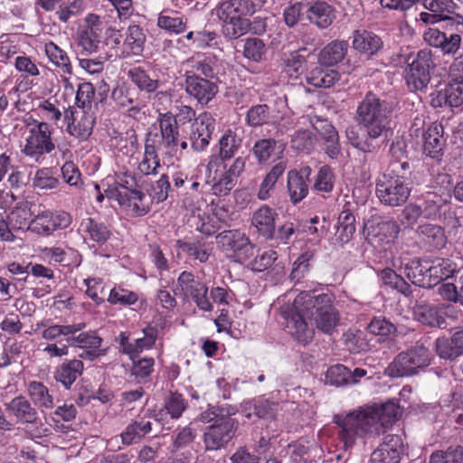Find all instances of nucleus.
Instances as JSON below:
<instances>
[{
    "mask_svg": "<svg viewBox=\"0 0 463 463\" xmlns=\"http://www.w3.org/2000/svg\"><path fill=\"white\" fill-rule=\"evenodd\" d=\"M392 113L391 102L368 92L356 109V124L345 128L348 144L364 155L376 154L392 132Z\"/></svg>",
    "mask_w": 463,
    "mask_h": 463,
    "instance_id": "f257e3e1",
    "label": "nucleus"
},
{
    "mask_svg": "<svg viewBox=\"0 0 463 463\" xmlns=\"http://www.w3.org/2000/svg\"><path fill=\"white\" fill-rule=\"evenodd\" d=\"M406 63L404 78L410 90L418 91L426 89L430 80V69L434 68L431 52L423 49L416 54L410 53Z\"/></svg>",
    "mask_w": 463,
    "mask_h": 463,
    "instance_id": "39448f33",
    "label": "nucleus"
},
{
    "mask_svg": "<svg viewBox=\"0 0 463 463\" xmlns=\"http://www.w3.org/2000/svg\"><path fill=\"white\" fill-rule=\"evenodd\" d=\"M33 213L27 204H20L16 206L8 215L9 221L14 223L18 229L30 230Z\"/></svg>",
    "mask_w": 463,
    "mask_h": 463,
    "instance_id": "0e129e2a",
    "label": "nucleus"
},
{
    "mask_svg": "<svg viewBox=\"0 0 463 463\" xmlns=\"http://www.w3.org/2000/svg\"><path fill=\"white\" fill-rule=\"evenodd\" d=\"M45 53L50 61L56 67L61 68L64 73L71 74L72 72V67L67 53L54 43L50 42L45 44Z\"/></svg>",
    "mask_w": 463,
    "mask_h": 463,
    "instance_id": "09e8293b",
    "label": "nucleus"
},
{
    "mask_svg": "<svg viewBox=\"0 0 463 463\" xmlns=\"http://www.w3.org/2000/svg\"><path fill=\"white\" fill-rule=\"evenodd\" d=\"M141 179L130 174H126L122 183L120 184V190L123 191V194L127 197L128 201L137 200L142 201L145 194L142 191V184H140Z\"/></svg>",
    "mask_w": 463,
    "mask_h": 463,
    "instance_id": "864d4df0",
    "label": "nucleus"
},
{
    "mask_svg": "<svg viewBox=\"0 0 463 463\" xmlns=\"http://www.w3.org/2000/svg\"><path fill=\"white\" fill-rule=\"evenodd\" d=\"M71 222V216L66 212H43L33 219L30 231L41 235H49L57 229L68 227Z\"/></svg>",
    "mask_w": 463,
    "mask_h": 463,
    "instance_id": "f3484780",
    "label": "nucleus"
},
{
    "mask_svg": "<svg viewBox=\"0 0 463 463\" xmlns=\"http://www.w3.org/2000/svg\"><path fill=\"white\" fill-rule=\"evenodd\" d=\"M451 305L420 304L414 307V316L419 322L430 327H443L446 325L444 316H450Z\"/></svg>",
    "mask_w": 463,
    "mask_h": 463,
    "instance_id": "6ab92c4d",
    "label": "nucleus"
},
{
    "mask_svg": "<svg viewBox=\"0 0 463 463\" xmlns=\"http://www.w3.org/2000/svg\"><path fill=\"white\" fill-rule=\"evenodd\" d=\"M265 43L259 38H248L245 40L243 46V55L245 58L253 61H260L265 53Z\"/></svg>",
    "mask_w": 463,
    "mask_h": 463,
    "instance_id": "338daca9",
    "label": "nucleus"
},
{
    "mask_svg": "<svg viewBox=\"0 0 463 463\" xmlns=\"http://www.w3.org/2000/svg\"><path fill=\"white\" fill-rule=\"evenodd\" d=\"M430 262L426 260L412 259L404 266L406 277L416 286L425 288H431L430 277Z\"/></svg>",
    "mask_w": 463,
    "mask_h": 463,
    "instance_id": "a878e982",
    "label": "nucleus"
},
{
    "mask_svg": "<svg viewBox=\"0 0 463 463\" xmlns=\"http://www.w3.org/2000/svg\"><path fill=\"white\" fill-rule=\"evenodd\" d=\"M296 305L315 320L317 327L326 334H331L339 321V314L333 306V297L329 294L314 295L301 292L296 298Z\"/></svg>",
    "mask_w": 463,
    "mask_h": 463,
    "instance_id": "20e7f679",
    "label": "nucleus"
},
{
    "mask_svg": "<svg viewBox=\"0 0 463 463\" xmlns=\"http://www.w3.org/2000/svg\"><path fill=\"white\" fill-rule=\"evenodd\" d=\"M151 431L152 421L149 417L145 415L131 420L118 437L123 445L130 446L139 442Z\"/></svg>",
    "mask_w": 463,
    "mask_h": 463,
    "instance_id": "b1692460",
    "label": "nucleus"
},
{
    "mask_svg": "<svg viewBox=\"0 0 463 463\" xmlns=\"http://www.w3.org/2000/svg\"><path fill=\"white\" fill-rule=\"evenodd\" d=\"M277 148L279 153H282L285 145L274 138H261L255 142L252 147V153L259 163H264L270 158Z\"/></svg>",
    "mask_w": 463,
    "mask_h": 463,
    "instance_id": "c03bdc74",
    "label": "nucleus"
},
{
    "mask_svg": "<svg viewBox=\"0 0 463 463\" xmlns=\"http://www.w3.org/2000/svg\"><path fill=\"white\" fill-rule=\"evenodd\" d=\"M348 43L345 41H333L325 46L318 54V61L321 65L332 67L345 57Z\"/></svg>",
    "mask_w": 463,
    "mask_h": 463,
    "instance_id": "e433bc0d",
    "label": "nucleus"
},
{
    "mask_svg": "<svg viewBox=\"0 0 463 463\" xmlns=\"http://www.w3.org/2000/svg\"><path fill=\"white\" fill-rule=\"evenodd\" d=\"M95 124V118L89 113L83 112L80 120L74 124H68L66 130L80 140H86L91 135Z\"/></svg>",
    "mask_w": 463,
    "mask_h": 463,
    "instance_id": "49530a36",
    "label": "nucleus"
},
{
    "mask_svg": "<svg viewBox=\"0 0 463 463\" xmlns=\"http://www.w3.org/2000/svg\"><path fill=\"white\" fill-rule=\"evenodd\" d=\"M276 118L274 110L268 104H257L250 107L245 117L249 127L259 128L269 124Z\"/></svg>",
    "mask_w": 463,
    "mask_h": 463,
    "instance_id": "ea45409f",
    "label": "nucleus"
},
{
    "mask_svg": "<svg viewBox=\"0 0 463 463\" xmlns=\"http://www.w3.org/2000/svg\"><path fill=\"white\" fill-rule=\"evenodd\" d=\"M334 185L335 174L332 168L327 165L321 166L314 183V189L317 192L330 193Z\"/></svg>",
    "mask_w": 463,
    "mask_h": 463,
    "instance_id": "680f3d73",
    "label": "nucleus"
},
{
    "mask_svg": "<svg viewBox=\"0 0 463 463\" xmlns=\"http://www.w3.org/2000/svg\"><path fill=\"white\" fill-rule=\"evenodd\" d=\"M8 416L16 423L24 426H36L41 419L37 408L23 394H19L4 403Z\"/></svg>",
    "mask_w": 463,
    "mask_h": 463,
    "instance_id": "ddd939ff",
    "label": "nucleus"
},
{
    "mask_svg": "<svg viewBox=\"0 0 463 463\" xmlns=\"http://www.w3.org/2000/svg\"><path fill=\"white\" fill-rule=\"evenodd\" d=\"M381 279L385 286L396 289L398 292L409 297L411 294V288L402 277L398 275L392 269H384L380 273Z\"/></svg>",
    "mask_w": 463,
    "mask_h": 463,
    "instance_id": "8fccbe9b",
    "label": "nucleus"
},
{
    "mask_svg": "<svg viewBox=\"0 0 463 463\" xmlns=\"http://www.w3.org/2000/svg\"><path fill=\"white\" fill-rule=\"evenodd\" d=\"M277 217L278 213L271 207L264 204L253 213L251 222L262 236L272 239Z\"/></svg>",
    "mask_w": 463,
    "mask_h": 463,
    "instance_id": "2f4dec72",
    "label": "nucleus"
},
{
    "mask_svg": "<svg viewBox=\"0 0 463 463\" xmlns=\"http://www.w3.org/2000/svg\"><path fill=\"white\" fill-rule=\"evenodd\" d=\"M177 285L184 297L191 298L200 310L209 312L213 309L208 298V287L204 282L195 279L192 272L183 271L177 279Z\"/></svg>",
    "mask_w": 463,
    "mask_h": 463,
    "instance_id": "9b49d317",
    "label": "nucleus"
},
{
    "mask_svg": "<svg viewBox=\"0 0 463 463\" xmlns=\"http://www.w3.org/2000/svg\"><path fill=\"white\" fill-rule=\"evenodd\" d=\"M84 364L80 359H71L61 363L56 367L53 378L64 389L70 390L75 381L82 374Z\"/></svg>",
    "mask_w": 463,
    "mask_h": 463,
    "instance_id": "bb28decb",
    "label": "nucleus"
},
{
    "mask_svg": "<svg viewBox=\"0 0 463 463\" xmlns=\"http://www.w3.org/2000/svg\"><path fill=\"white\" fill-rule=\"evenodd\" d=\"M351 371L344 364H335L330 366L326 373V383L336 387L350 384Z\"/></svg>",
    "mask_w": 463,
    "mask_h": 463,
    "instance_id": "6e6d98bb",
    "label": "nucleus"
},
{
    "mask_svg": "<svg viewBox=\"0 0 463 463\" xmlns=\"http://www.w3.org/2000/svg\"><path fill=\"white\" fill-rule=\"evenodd\" d=\"M367 328L371 334L380 336H390L396 332V326L383 317L373 318Z\"/></svg>",
    "mask_w": 463,
    "mask_h": 463,
    "instance_id": "774afa93",
    "label": "nucleus"
},
{
    "mask_svg": "<svg viewBox=\"0 0 463 463\" xmlns=\"http://www.w3.org/2000/svg\"><path fill=\"white\" fill-rule=\"evenodd\" d=\"M405 455L401 436L389 434L371 455V463H400Z\"/></svg>",
    "mask_w": 463,
    "mask_h": 463,
    "instance_id": "2eb2a0df",
    "label": "nucleus"
},
{
    "mask_svg": "<svg viewBox=\"0 0 463 463\" xmlns=\"http://www.w3.org/2000/svg\"><path fill=\"white\" fill-rule=\"evenodd\" d=\"M400 232L398 224L394 222H383L373 228L370 242L381 250H387L394 242Z\"/></svg>",
    "mask_w": 463,
    "mask_h": 463,
    "instance_id": "393cba45",
    "label": "nucleus"
},
{
    "mask_svg": "<svg viewBox=\"0 0 463 463\" xmlns=\"http://www.w3.org/2000/svg\"><path fill=\"white\" fill-rule=\"evenodd\" d=\"M114 101L122 108L134 109L138 106V94L135 89L122 85L116 87L111 93Z\"/></svg>",
    "mask_w": 463,
    "mask_h": 463,
    "instance_id": "de8ad7c7",
    "label": "nucleus"
},
{
    "mask_svg": "<svg viewBox=\"0 0 463 463\" xmlns=\"http://www.w3.org/2000/svg\"><path fill=\"white\" fill-rule=\"evenodd\" d=\"M222 34L227 40H237L248 33L249 19L217 9Z\"/></svg>",
    "mask_w": 463,
    "mask_h": 463,
    "instance_id": "5701e85b",
    "label": "nucleus"
},
{
    "mask_svg": "<svg viewBox=\"0 0 463 463\" xmlns=\"http://www.w3.org/2000/svg\"><path fill=\"white\" fill-rule=\"evenodd\" d=\"M215 128L214 119L207 113L200 114L189 127L187 139L193 150L202 152L208 146Z\"/></svg>",
    "mask_w": 463,
    "mask_h": 463,
    "instance_id": "4468645a",
    "label": "nucleus"
},
{
    "mask_svg": "<svg viewBox=\"0 0 463 463\" xmlns=\"http://www.w3.org/2000/svg\"><path fill=\"white\" fill-rule=\"evenodd\" d=\"M311 174L308 165L288 172V191L292 203H298L307 195Z\"/></svg>",
    "mask_w": 463,
    "mask_h": 463,
    "instance_id": "aec40b11",
    "label": "nucleus"
},
{
    "mask_svg": "<svg viewBox=\"0 0 463 463\" xmlns=\"http://www.w3.org/2000/svg\"><path fill=\"white\" fill-rule=\"evenodd\" d=\"M335 17V8L324 1H316L307 10L308 21L320 29L329 27Z\"/></svg>",
    "mask_w": 463,
    "mask_h": 463,
    "instance_id": "c85d7f7f",
    "label": "nucleus"
},
{
    "mask_svg": "<svg viewBox=\"0 0 463 463\" xmlns=\"http://www.w3.org/2000/svg\"><path fill=\"white\" fill-rule=\"evenodd\" d=\"M277 259L278 254L275 250H260L253 244L250 256L243 264L253 272H262L271 267Z\"/></svg>",
    "mask_w": 463,
    "mask_h": 463,
    "instance_id": "c9c22d12",
    "label": "nucleus"
},
{
    "mask_svg": "<svg viewBox=\"0 0 463 463\" xmlns=\"http://www.w3.org/2000/svg\"><path fill=\"white\" fill-rule=\"evenodd\" d=\"M186 407L185 399L178 392H170L165 399L164 408L172 419H179Z\"/></svg>",
    "mask_w": 463,
    "mask_h": 463,
    "instance_id": "052dcab7",
    "label": "nucleus"
},
{
    "mask_svg": "<svg viewBox=\"0 0 463 463\" xmlns=\"http://www.w3.org/2000/svg\"><path fill=\"white\" fill-rule=\"evenodd\" d=\"M302 306L296 305V299L291 307H284L281 315L286 321V327L288 333L293 335L299 343L307 344L313 338L314 330L308 326L306 318L309 317L302 309Z\"/></svg>",
    "mask_w": 463,
    "mask_h": 463,
    "instance_id": "1a4fd4ad",
    "label": "nucleus"
},
{
    "mask_svg": "<svg viewBox=\"0 0 463 463\" xmlns=\"http://www.w3.org/2000/svg\"><path fill=\"white\" fill-rule=\"evenodd\" d=\"M138 299L137 295L122 288H113L109 291L108 301L111 305L131 306Z\"/></svg>",
    "mask_w": 463,
    "mask_h": 463,
    "instance_id": "69168bd1",
    "label": "nucleus"
},
{
    "mask_svg": "<svg viewBox=\"0 0 463 463\" xmlns=\"http://www.w3.org/2000/svg\"><path fill=\"white\" fill-rule=\"evenodd\" d=\"M307 82L315 88H330L340 80L338 71L317 66L307 72Z\"/></svg>",
    "mask_w": 463,
    "mask_h": 463,
    "instance_id": "58836bf2",
    "label": "nucleus"
},
{
    "mask_svg": "<svg viewBox=\"0 0 463 463\" xmlns=\"http://www.w3.org/2000/svg\"><path fill=\"white\" fill-rule=\"evenodd\" d=\"M27 390L31 402L35 408L38 407L43 411L44 410H50L54 407V398L50 393L49 389L42 382H30Z\"/></svg>",
    "mask_w": 463,
    "mask_h": 463,
    "instance_id": "4c0bfd02",
    "label": "nucleus"
},
{
    "mask_svg": "<svg viewBox=\"0 0 463 463\" xmlns=\"http://www.w3.org/2000/svg\"><path fill=\"white\" fill-rule=\"evenodd\" d=\"M215 240L222 250L238 263H244L253 249V243L240 230H225L218 233Z\"/></svg>",
    "mask_w": 463,
    "mask_h": 463,
    "instance_id": "6e6552de",
    "label": "nucleus"
},
{
    "mask_svg": "<svg viewBox=\"0 0 463 463\" xmlns=\"http://www.w3.org/2000/svg\"><path fill=\"white\" fill-rule=\"evenodd\" d=\"M177 247L183 252L186 253L187 256L193 260H199L200 262H205L209 259V252L205 248L204 243L200 241L197 242H185L182 241H176Z\"/></svg>",
    "mask_w": 463,
    "mask_h": 463,
    "instance_id": "bf43d9fd",
    "label": "nucleus"
},
{
    "mask_svg": "<svg viewBox=\"0 0 463 463\" xmlns=\"http://www.w3.org/2000/svg\"><path fill=\"white\" fill-rule=\"evenodd\" d=\"M84 24L78 33V43L90 53L97 52L101 44L102 21L99 15L90 14L85 17Z\"/></svg>",
    "mask_w": 463,
    "mask_h": 463,
    "instance_id": "dca6fc26",
    "label": "nucleus"
},
{
    "mask_svg": "<svg viewBox=\"0 0 463 463\" xmlns=\"http://www.w3.org/2000/svg\"><path fill=\"white\" fill-rule=\"evenodd\" d=\"M441 123L433 122L423 133V152L430 157L440 160L444 154L446 138Z\"/></svg>",
    "mask_w": 463,
    "mask_h": 463,
    "instance_id": "412c9836",
    "label": "nucleus"
},
{
    "mask_svg": "<svg viewBox=\"0 0 463 463\" xmlns=\"http://www.w3.org/2000/svg\"><path fill=\"white\" fill-rule=\"evenodd\" d=\"M376 193L381 203H406L410 189L403 181L395 179L378 183Z\"/></svg>",
    "mask_w": 463,
    "mask_h": 463,
    "instance_id": "4be33fe9",
    "label": "nucleus"
},
{
    "mask_svg": "<svg viewBox=\"0 0 463 463\" xmlns=\"http://www.w3.org/2000/svg\"><path fill=\"white\" fill-rule=\"evenodd\" d=\"M220 80L204 79L194 72L185 73V91L201 105H207L219 91Z\"/></svg>",
    "mask_w": 463,
    "mask_h": 463,
    "instance_id": "f8f14e48",
    "label": "nucleus"
},
{
    "mask_svg": "<svg viewBox=\"0 0 463 463\" xmlns=\"http://www.w3.org/2000/svg\"><path fill=\"white\" fill-rule=\"evenodd\" d=\"M429 463H463V447H449L447 450H437L430 456Z\"/></svg>",
    "mask_w": 463,
    "mask_h": 463,
    "instance_id": "13d9d810",
    "label": "nucleus"
},
{
    "mask_svg": "<svg viewBox=\"0 0 463 463\" xmlns=\"http://www.w3.org/2000/svg\"><path fill=\"white\" fill-rule=\"evenodd\" d=\"M291 147L298 152L308 153L317 142V136L308 129H298L291 137Z\"/></svg>",
    "mask_w": 463,
    "mask_h": 463,
    "instance_id": "5fc2aeb1",
    "label": "nucleus"
},
{
    "mask_svg": "<svg viewBox=\"0 0 463 463\" xmlns=\"http://www.w3.org/2000/svg\"><path fill=\"white\" fill-rule=\"evenodd\" d=\"M456 264L448 259L434 260L430 263V277H431V288L442 280L451 278L456 272Z\"/></svg>",
    "mask_w": 463,
    "mask_h": 463,
    "instance_id": "37998d69",
    "label": "nucleus"
},
{
    "mask_svg": "<svg viewBox=\"0 0 463 463\" xmlns=\"http://www.w3.org/2000/svg\"><path fill=\"white\" fill-rule=\"evenodd\" d=\"M418 234L421 241L433 250L442 249L447 243L443 230L437 225L423 224L419 226Z\"/></svg>",
    "mask_w": 463,
    "mask_h": 463,
    "instance_id": "79ce46f5",
    "label": "nucleus"
},
{
    "mask_svg": "<svg viewBox=\"0 0 463 463\" xmlns=\"http://www.w3.org/2000/svg\"><path fill=\"white\" fill-rule=\"evenodd\" d=\"M81 227L89 234L90 239L99 244L105 243L110 236V232L103 223L88 218L81 222Z\"/></svg>",
    "mask_w": 463,
    "mask_h": 463,
    "instance_id": "603ef678",
    "label": "nucleus"
},
{
    "mask_svg": "<svg viewBox=\"0 0 463 463\" xmlns=\"http://www.w3.org/2000/svg\"><path fill=\"white\" fill-rule=\"evenodd\" d=\"M143 333L144 336L135 339L134 342L129 341V335L127 332H121L116 338L120 352L128 354L131 360L136 359L144 350L151 349L156 344L157 335L154 328H145Z\"/></svg>",
    "mask_w": 463,
    "mask_h": 463,
    "instance_id": "a211bd4d",
    "label": "nucleus"
},
{
    "mask_svg": "<svg viewBox=\"0 0 463 463\" xmlns=\"http://www.w3.org/2000/svg\"><path fill=\"white\" fill-rule=\"evenodd\" d=\"M400 407L393 402L365 406L346 414H336L333 421L338 427V439L345 450L357 439L373 438L383 433L398 419Z\"/></svg>",
    "mask_w": 463,
    "mask_h": 463,
    "instance_id": "f03ea898",
    "label": "nucleus"
},
{
    "mask_svg": "<svg viewBox=\"0 0 463 463\" xmlns=\"http://www.w3.org/2000/svg\"><path fill=\"white\" fill-rule=\"evenodd\" d=\"M353 46L362 54L373 56L383 48V42L373 32L357 30L354 33Z\"/></svg>",
    "mask_w": 463,
    "mask_h": 463,
    "instance_id": "cd10ccee",
    "label": "nucleus"
},
{
    "mask_svg": "<svg viewBox=\"0 0 463 463\" xmlns=\"http://www.w3.org/2000/svg\"><path fill=\"white\" fill-rule=\"evenodd\" d=\"M193 69L197 72V75L204 79L219 80L220 72V61L214 55H202L198 56L193 61Z\"/></svg>",
    "mask_w": 463,
    "mask_h": 463,
    "instance_id": "a19ab883",
    "label": "nucleus"
},
{
    "mask_svg": "<svg viewBox=\"0 0 463 463\" xmlns=\"http://www.w3.org/2000/svg\"><path fill=\"white\" fill-rule=\"evenodd\" d=\"M146 40V34L139 25H129L126 31L122 44V55L124 57L141 55L144 51Z\"/></svg>",
    "mask_w": 463,
    "mask_h": 463,
    "instance_id": "473e14b6",
    "label": "nucleus"
},
{
    "mask_svg": "<svg viewBox=\"0 0 463 463\" xmlns=\"http://www.w3.org/2000/svg\"><path fill=\"white\" fill-rule=\"evenodd\" d=\"M398 206H404L401 213H398V220L405 228L413 225L420 217L422 215L425 218H430L432 214L431 207H426L424 211L421 210L419 204H397Z\"/></svg>",
    "mask_w": 463,
    "mask_h": 463,
    "instance_id": "a18cd8bd",
    "label": "nucleus"
},
{
    "mask_svg": "<svg viewBox=\"0 0 463 463\" xmlns=\"http://www.w3.org/2000/svg\"><path fill=\"white\" fill-rule=\"evenodd\" d=\"M52 129L46 122H38L29 131L26 144L23 152L31 157H38L43 154H50L55 149L52 139Z\"/></svg>",
    "mask_w": 463,
    "mask_h": 463,
    "instance_id": "9d476101",
    "label": "nucleus"
},
{
    "mask_svg": "<svg viewBox=\"0 0 463 463\" xmlns=\"http://www.w3.org/2000/svg\"><path fill=\"white\" fill-rule=\"evenodd\" d=\"M159 128L162 146L173 150L178 146L179 131L175 117L171 112L159 115Z\"/></svg>",
    "mask_w": 463,
    "mask_h": 463,
    "instance_id": "c756f323",
    "label": "nucleus"
},
{
    "mask_svg": "<svg viewBox=\"0 0 463 463\" xmlns=\"http://www.w3.org/2000/svg\"><path fill=\"white\" fill-rule=\"evenodd\" d=\"M430 364V354L423 345H416L399 354L388 367L392 377H403L416 374L419 369Z\"/></svg>",
    "mask_w": 463,
    "mask_h": 463,
    "instance_id": "0eeeda50",
    "label": "nucleus"
},
{
    "mask_svg": "<svg viewBox=\"0 0 463 463\" xmlns=\"http://www.w3.org/2000/svg\"><path fill=\"white\" fill-rule=\"evenodd\" d=\"M128 75L140 90L153 92L158 88V80L151 79L148 74L139 67L130 69Z\"/></svg>",
    "mask_w": 463,
    "mask_h": 463,
    "instance_id": "4d7b16f0",
    "label": "nucleus"
},
{
    "mask_svg": "<svg viewBox=\"0 0 463 463\" xmlns=\"http://www.w3.org/2000/svg\"><path fill=\"white\" fill-rule=\"evenodd\" d=\"M232 414H234L233 408L227 409L226 416L220 417L219 420L204 429L203 442L206 451L224 449L235 437L238 421L230 417Z\"/></svg>",
    "mask_w": 463,
    "mask_h": 463,
    "instance_id": "423d86ee",
    "label": "nucleus"
},
{
    "mask_svg": "<svg viewBox=\"0 0 463 463\" xmlns=\"http://www.w3.org/2000/svg\"><path fill=\"white\" fill-rule=\"evenodd\" d=\"M186 19L177 15H170L165 11L162 12L157 18V26L169 33L179 34L186 29Z\"/></svg>",
    "mask_w": 463,
    "mask_h": 463,
    "instance_id": "3c124183",
    "label": "nucleus"
},
{
    "mask_svg": "<svg viewBox=\"0 0 463 463\" xmlns=\"http://www.w3.org/2000/svg\"><path fill=\"white\" fill-rule=\"evenodd\" d=\"M244 410L248 418L253 414L258 418L271 420L278 412L279 403L264 397H257L246 402Z\"/></svg>",
    "mask_w": 463,
    "mask_h": 463,
    "instance_id": "f704fd0d",
    "label": "nucleus"
},
{
    "mask_svg": "<svg viewBox=\"0 0 463 463\" xmlns=\"http://www.w3.org/2000/svg\"><path fill=\"white\" fill-rule=\"evenodd\" d=\"M267 0H226L219 5V8L227 13L246 18L260 11Z\"/></svg>",
    "mask_w": 463,
    "mask_h": 463,
    "instance_id": "7c9ffc66",
    "label": "nucleus"
},
{
    "mask_svg": "<svg viewBox=\"0 0 463 463\" xmlns=\"http://www.w3.org/2000/svg\"><path fill=\"white\" fill-rule=\"evenodd\" d=\"M435 346L437 354L443 359L454 360L462 354L458 345H455L453 336L450 339L438 338Z\"/></svg>",
    "mask_w": 463,
    "mask_h": 463,
    "instance_id": "e2e57ef3",
    "label": "nucleus"
},
{
    "mask_svg": "<svg viewBox=\"0 0 463 463\" xmlns=\"http://www.w3.org/2000/svg\"><path fill=\"white\" fill-rule=\"evenodd\" d=\"M35 330L42 328V337L46 341H58L63 337L65 342L72 346L82 349L79 354L80 359L94 361L99 356L106 354L102 349L103 338L95 330L80 332L86 327V324L77 323L71 325L53 324L46 326L43 322L37 323Z\"/></svg>",
    "mask_w": 463,
    "mask_h": 463,
    "instance_id": "7ed1b4c3",
    "label": "nucleus"
},
{
    "mask_svg": "<svg viewBox=\"0 0 463 463\" xmlns=\"http://www.w3.org/2000/svg\"><path fill=\"white\" fill-rule=\"evenodd\" d=\"M439 102L451 108H458L463 103V77L452 78L444 90L439 91Z\"/></svg>",
    "mask_w": 463,
    "mask_h": 463,
    "instance_id": "72a5a7b5",
    "label": "nucleus"
}]
</instances>
